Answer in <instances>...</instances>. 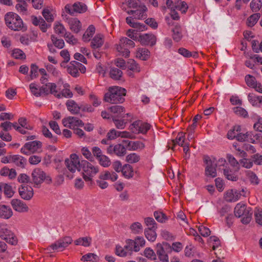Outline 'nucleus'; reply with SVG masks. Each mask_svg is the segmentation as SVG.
Returning <instances> with one entry per match:
<instances>
[{"label": "nucleus", "instance_id": "obj_60", "mask_svg": "<svg viewBox=\"0 0 262 262\" xmlns=\"http://www.w3.org/2000/svg\"><path fill=\"white\" fill-rule=\"evenodd\" d=\"M115 253L117 255L120 257H125L128 255L124 248L119 245L116 246Z\"/></svg>", "mask_w": 262, "mask_h": 262}, {"label": "nucleus", "instance_id": "obj_25", "mask_svg": "<svg viewBox=\"0 0 262 262\" xmlns=\"http://www.w3.org/2000/svg\"><path fill=\"white\" fill-rule=\"evenodd\" d=\"M249 211L246 210V206L244 204L238 203L234 208V214L237 217L244 215Z\"/></svg>", "mask_w": 262, "mask_h": 262}, {"label": "nucleus", "instance_id": "obj_56", "mask_svg": "<svg viewBox=\"0 0 262 262\" xmlns=\"http://www.w3.org/2000/svg\"><path fill=\"white\" fill-rule=\"evenodd\" d=\"M245 81L248 86L252 88H254L257 83L255 78L251 75H247L245 76Z\"/></svg>", "mask_w": 262, "mask_h": 262}, {"label": "nucleus", "instance_id": "obj_54", "mask_svg": "<svg viewBox=\"0 0 262 262\" xmlns=\"http://www.w3.org/2000/svg\"><path fill=\"white\" fill-rule=\"evenodd\" d=\"M98 256L94 253H88L83 255L81 258L82 261H95L97 260Z\"/></svg>", "mask_w": 262, "mask_h": 262}, {"label": "nucleus", "instance_id": "obj_12", "mask_svg": "<svg viewBox=\"0 0 262 262\" xmlns=\"http://www.w3.org/2000/svg\"><path fill=\"white\" fill-rule=\"evenodd\" d=\"M64 8L66 12L71 15H74L75 13H82L87 10V6L80 2L74 3L72 6L68 4Z\"/></svg>", "mask_w": 262, "mask_h": 262}, {"label": "nucleus", "instance_id": "obj_2", "mask_svg": "<svg viewBox=\"0 0 262 262\" xmlns=\"http://www.w3.org/2000/svg\"><path fill=\"white\" fill-rule=\"evenodd\" d=\"M7 26L14 31H25L26 30L23 20L18 14L13 12H8L5 16Z\"/></svg>", "mask_w": 262, "mask_h": 262}, {"label": "nucleus", "instance_id": "obj_51", "mask_svg": "<svg viewBox=\"0 0 262 262\" xmlns=\"http://www.w3.org/2000/svg\"><path fill=\"white\" fill-rule=\"evenodd\" d=\"M261 5L260 0H252L250 3V8L253 12H256L260 10Z\"/></svg>", "mask_w": 262, "mask_h": 262}, {"label": "nucleus", "instance_id": "obj_11", "mask_svg": "<svg viewBox=\"0 0 262 262\" xmlns=\"http://www.w3.org/2000/svg\"><path fill=\"white\" fill-rule=\"evenodd\" d=\"M151 125L140 120L134 122L129 126L130 130L134 134H146L150 129Z\"/></svg>", "mask_w": 262, "mask_h": 262}, {"label": "nucleus", "instance_id": "obj_10", "mask_svg": "<svg viewBox=\"0 0 262 262\" xmlns=\"http://www.w3.org/2000/svg\"><path fill=\"white\" fill-rule=\"evenodd\" d=\"M65 164L69 171L74 172L81 171V161L76 154H72L70 159L65 160Z\"/></svg>", "mask_w": 262, "mask_h": 262}, {"label": "nucleus", "instance_id": "obj_44", "mask_svg": "<svg viewBox=\"0 0 262 262\" xmlns=\"http://www.w3.org/2000/svg\"><path fill=\"white\" fill-rule=\"evenodd\" d=\"M249 101L252 104L253 106H256L260 103L261 96H257L253 93L249 94L248 96Z\"/></svg>", "mask_w": 262, "mask_h": 262}, {"label": "nucleus", "instance_id": "obj_36", "mask_svg": "<svg viewBox=\"0 0 262 262\" xmlns=\"http://www.w3.org/2000/svg\"><path fill=\"white\" fill-rule=\"evenodd\" d=\"M125 4H126L130 8H138L141 5L139 0H125V2L123 3L121 6V8L124 10H126L125 7H124Z\"/></svg>", "mask_w": 262, "mask_h": 262}, {"label": "nucleus", "instance_id": "obj_52", "mask_svg": "<svg viewBox=\"0 0 262 262\" xmlns=\"http://www.w3.org/2000/svg\"><path fill=\"white\" fill-rule=\"evenodd\" d=\"M97 160L99 161V164L104 167H108L111 164L110 159L105 155H103Z\"/></svg>", "mask_w": 262, "mask_h": 262}, {"label": "nucleus", "instance_id": "obj_32", "mask_svg": "<svg viewBox=\"0 0 262 262\" xmlns=\"http://www.w3.org/2000/svg\"><path fill=\"white\" fill-rule=\"evenodd\" d=\"M157 229L146 228L144 230V234L146 238L150 242H154L157 238L156 230Z\"/></svg>", "mask_w": 262, "mask_h": 262}, {"label": "nucleus", "instance_id": "obj_59", "mask_svg": "<svg viewBox=\"0 0 262 262\" xmlns=\"http://www.w3.org/2000/svg\"><path fill=\"white\" fill-rule=\"evenodd\" d=\"M54 30H55V32H56V33L58 34H60V35H64V34L67 32H66V30L65 29V28L64 27V26L58 23H57L55 25V27H54Z\"/></svg>", "mask_w": 262, "mask_h": 262}, {"label": "nucleus", "instance_id": "obj_20", "mask_svg": "<svg viewBox=\"0 0 262 262\" xmlns=\"http://www.w3.org/2000/svg\"><path fill=\"white\" fill-rule=\"evenodd\" d=\"M241 193L236 189H231L227 191L225 194V199L229 202H236L241 197Z\"/></svg>", "mask_w": 262, "mask_h": 262}, {"label": "nucleus", "instance_id": "obj_4", "mask_svg": "<svg viewBox=\"0 0 262 262\" xmlns=\"http://www.w3.org/2000/svg\"><path fill=\"white\" fill-rule=\"evenodd\" d=\"M81 170L83 171V178L86 182H92V178L99 171L98 166H94L86 160L81 161Z\"/></svg>", "mask_w": 262, "mask_h": 262}, {"label": "nucleus", "instance_id": "obj_49", "mask_svg": "<svg viewBox=\"0 0 262 262\" xmlns=\"http://www.w3.org/2000/svg\"><path fill=\"white\" fill-rule=\"evenodd\" d=\"M130 229L133 233L139 234L142 231L143 227L141 223L135 222L130 225Z\"/></svg>", "mask_w": 262, "mask_h": 262}, {"label": "nucleus", "instance_id": "obj_64", "mask_svg": "<svg viewBox=\"0 0 262 262\" xmlns=\"http://www.w3.org/2000/svg\"><path fill=\"white\" fill-rule=\"evenodd\" d=\"M200 233L204 237L208 236L210 234V230L209 229L204 226H200L198 228Z\"/></svg>", "mask_w": 262, "mask_h": 262}, {"label": "nucleus", "instance_id": "obj_62", "mask_svg": "<svg viewBox=\"0 0 262 262\" xmlns=\"http://www.w3.org/2000/svg\"><path fill=\"white\" fill-rule=\"evenodd\" d=\"M18 123L21 126L20 127H23L28 130H31L33 129V127L29 124H28L27 120L26 118L21 117L18 119Z\"/></svg>", "mask_w": 262, "mask_h": 262}, {"label": "nucleus", "instance_id": "obj_48", "mask_svg": "<svg viewBox=\"0 0 262 262\" xmlns=\"http://www.w3.org/2000/svg\"><path fill=\"white\" fill-rule=\"evenodd\" d=\"M174 7L178 10L181 11L182 13H185L188 8V6L185 2L178 1L176 3Z\"/></svg>", "mask_w": 262, "mask_h": 262}, {"label": "nucleus", "instance_id": "obj_57", "mask_svg": "<svg viewBox=\"0 0 262 262\" xmlns=\"http://www.w3.org/2000/svg\"><path fill=\"white\" fill-rule=\"evenodd\" d=\"M144 223L147 226V228L157 229V223L152 217H148L144 219Z\"/></svg>", "mask_w": 262, "mask_h": 262}, {"label": "nucleus", "instance_id": "obj_15", "mask_svg": "<svg viewBox=\"0 0 262 262\" xmlns=\"http://www.w3.org/2000/svg\"><path fill=\"white\" fill-rule=\"evenodd\" d=\"M63 19L66 21L70 26L71 30L78 33L81 29V25L80 21L76 18L69 17L67 15H62Z\"/></svg>", "mask_w": 262, "mask_h": 262}, {"label": "nucleus", "instance_id": "obj_8", "mask_svg": "<svg viewBox=\"0 0 262 262\" xmlns=\"http://www.w3.org/2000/svg\"><path fill=\"white\" fill-rule=\"evenodd\" d=\"M72 242L73 239L70 236H65L58 239L55 243L51 244L47 248V250L49 251L52 250L53 251H62Z\"/></svg>", "mask_w": 262, "mask_h": 262}, {"label": "nucleus", "instance_id": "obj_28", "mask_svg": "<svg viewBox=\"0 0 262 262\" xmlns=\"http://www.w3.org/2000/svg\"><path fill=\"white\" fill-rule=\"evenodd\" d=\"M150 56L148 50L145 48H139L136 53L137 57L142 60H146Z\"/></svg>", "mask_w": 262, "mask_h": 262}, {"label": "nucleus", "instance_id": "obj_14", "mask_svg": "<svg viewBox=\"0 0 262 262\" xmlns=\"http://www.w3.org/2000/svg\"><path fill=\"white\" fill-rule=\"evenodd\" d=\"M62 122L64 126L72 129L75 128V127L83 126L84 125V123L81 120L75 117L70 116L63 118Z\"/></svg>", "mask_w": 262, "mask_h": 262}, {"label": "nucleus", "instance_id": "obj_26", "mask_svg": "<svg viewBox=\"0 0 262 262\" xmlns=\"http://www.w3.org/2000/svg\"><path fill=\"white\" fill-rule=\"evenodd\" d=\"M103 42V35L101 34L96 35L91 41V47L94 49L99 48L102 46Z\"/></svg>", "mask_w": 262, "mask_h": 262}, {"label": "nucleus", "instance_id": "obj_39", "mask_svg": "<svg viewBox=\"0 0 262 262\" xmlns=\"http://www.w3.org/2000/svg\"><path fill=\"white\" fill-rule=\"evenodd\" d=\"M95 31V28L93 25H90L84 34L83 35L82 39L84 41L88 42L90 40V38L92 37Z\"/></svg>", "mask_w": 262, "mask_h": 262}, {"label": "nucleus", "instance_id": "obj_29", "mask_svg": "<svg viewBox=\"0 0 262 262\" xmlns=\"http://www.w3.org/2000/svg\"><path fill=\"white\" fill-rule=\"evenodd\" d=\"M249 139L248 141L253 143H257L262 141V135L261 134L255 133L253 132H248Z\"/></svg>", "mask_w": 262, "mask_h": 262}, {"label": "nucleus", "instance_id": "obj_45", "mask_svg": "<svg viewBox=\"0 0 262 262\" xmlns=\"http://www.w3.org/2000/svg\"><path fill=\"white\" fill-rule=\"evenodd\" d=\"M138 8L139 9L136 10V11H138V12H136L135 18L138 19H143L145 16V13L147 11V9L144 5H141Z\"/></svg>", "mask_w": 262, "mask_h": 262}, {"label": "nucleus", "instance_id": "obj_47", "mask_svg": "<svg viewBox=\"0 0 262 262\" xmlns=\"http://www.w3.org/2000/svg\"><path fill=\"white\" fill-rule=\"evenodd\" d=\"M154 215L158 222L162 223H165L168 220L167 216L161 211H155Z\"/></svg>", "mask_w": 262, "mask_h": 262}, {"label": "nucleus", "instance_id": "obj_23", "mask_svg": "<svg viewBox=\"0 0 262 262\" xmlns=\"http://www.w3.org/2000/svg\"><path fill=\"white\" fill-rule=\"evenodd\" d=\"M13 214L12 209L7 206L0 205V217L3 219H8Z\"/></svg>", "mask_w": 262, "mask_h": 262}, {"label": "nucleus", "instance_id": "obj_38", "mask_svg": "<svg viewBox=\"0 0 262 262\" xmlns=\"http://www.w3.org/2000/svg\"><path fill=\"white\" fill-rule=\"evenodd\" d=\"M185 133L183 132H180L177 135V136L174 140H172V142L173 146L179 145V146H183L185 144Z\"/></svg>", "mask_w": 262, "mask_h": 262}, {"label": "nucleus", "instance_id": "obj_19", "mask_svg": "<svg viewBox=\"0 0 262 262\" xmlns=\"http://www.w3.org/2000/svg\"><path fill=\"white\" fill-rule=\"evenodd\" d=\"M11 203L13 208L16 211L25 212L28 211L29 208L27 205L20 200L13 199Z\"/></svg>", "mask_w": 262, "mask_h": 262}, {"label": "nucleus", "instance_id": "obj_9", "mask_svg": "<svg viewBox=\"0 0 262 262\" xmlns=\"http://www.w3.org/2000/svg\"><path fill=\"white\" fill-rule=\"evenodd\" d=\"M42 143L39 141H33L27 142L21 147L20 151L21 153L29 155L31 154L37 152L41 149Z\"/></svg>", "mask_w": 262, "mask_h": 262}, {"label": "nucleus", "instance_id": "obj_55", "mask_svg": "<svg viewBox=\"0 0 262 262\" xmlns=\"http://www.w3.org/2000/svg\"><path fill=\"white\" fill-rule=\"evenodd\" d=\"M247 175L251 184L255 185H257L259 184V180L255 173L252 171H249Z\"/></svg>", "mask_w": 262, "mask_h": 262}, {"label": "nucleus", "instance_id": "obj_3", "mask_svg": "<svg viewBox=\"0 0 262 262\" xmlns=\"http://www.w3.org/2000/svg\"><path fill=\"white\" fill-rule=\"evenodd\" d=\"M31 183L34 187L39 188L43 182H45L47 184H50L52 182L51 177L47 174L40 168H35L32 172L31 174Z\"/></svg>", "mask_w": 262, "mask_h": 262}, {"label": "nucleus", "instance_id": "obj_43", "mask_svg": "<svg viewBox=\"0 0 262 262\" xmlns=\"http://www.w3.org/2000/svg\"><path fill=\"white\" fill-rule=\"evenodd\" d=\"M51 39L53 45L58 48L62 49L64 46V42L62 39H58L54 35L51 36Z\"/></svg>", "mask_w": 262, "mask_h": 262}, {"label": "nucleus", "instance_id": "obj_22", "mask_svg": "<svg viewBox=\"0 0 262 262\" xmlns=\"http://www.w3.org/2000/svg\"><path fill=\"white\" fill-rule=\"evenodd\" d=\"M68 110L73 114H77L81 109V106H79L75 101L73 100H69L66 103Z\"/></svg>", "mask_w": 262, "mask_h": 262}, {"label": "nucleus", "instance_id": "obj_35", "mask_svg": "<svg viewBox=\"0 0 262 262\" xmlns=\"http://www.w3.org/2000/svg\"><path fill=\"white\" fill-rule=\"evenodd\" d=\"M126 23L131 27L138 29L139 30L143 31L146 28V26L143 24H141L139 23L133 21L132 17H127L126 18Z\"/></svg>", "mask_w": 262, "mask_h": 262}, {"label": "nucleus", "instance_id": "obj_50", "mask_svg": "<svg viewBox=\"0 0 262 262\" xmlns=\"http://www.w3.org/2000/svg\"><path fill=\"white\" fill-rule=\"evenodd\" d=\"M140 159V156L136 153L130 154L126 157V161L129 163H137Z\"/></svg>", "mask_w": 262, "mask_h": 262}, {"label": "nucleus", "instance_id": "obj_41", "mask_svg": "<svg viewBox=\"0 0 262 262\" xmlns=\"http://www.w3.org/2000/svg\"><path fill=\"white\" fill-rule=\"evenodd\" d=\"M260 17V14L259 13H256L250 15L247 19V25L251 27L254 26Z\"/></svg>", "mask_w": 262, "mask_h": 262}, {"label": "nucleus", "instance_id": "obj_17", "mask_svg": "<svg viewBox=\"0 0 262 262\" xmlns=\"http://www.w3.org/2000/svg\"><path fill=\"white\" fill-rule=\"evenodd\" d=\"M126 148L121 144H118L114 146L110 145L107 148V152L109 154H115L118 156H123L126 154Z\"/></svg>", "mask_w": 262, "mask_h": 262}, {"label": "nucleus", "instance_id": "obj_40", "mask_svg": "<svg viewBox=\"0 0 262 262\" xmlns=\"http://www.w3.org/2000/svg\"><path fill=\"white\" fill-rule=\"evenodd\" d=\"M17 4L15 6V8L20 13L27 14V4L24 0H17Z\"/></svg>", "mask_w": 262, "mask_h": 262}, {"label": "nucleus", "instance_id": "obj_13", "mask_svg": "<svg viewBox=\"0 0 262 262\" xmlns=\"http://www.w3.org/2000/svg\"><path fill=\"white\" fill-rule=\"evenodd\" d=\"M204 162L206 164L205 167V174L207 177L215 178L216 176V164L214 163L209 157H204Z\"/></svg>", "mask_w": 262, "mask_h": 262}, {"label": "nucleus", "instance_id": "obj_33", "mask_svg": "<svg viewBox=\"0 0 262 262\" xmlns=\"http://www.w3.org/2000/svg\"><path fill=\"white\" fill-rule=\"evenodd\" d=\"M12 162L15 163L17 166L24 168L26 163V159L19 155H13Z\"/></svg>", "mask_w": 262, "mask_h": 262}, {"label": "nucleus", "instance_id": "obj_1", "mask_svg": "<svg viewBox=\"0 0 262 262\" xmlns=\"http://www.w3.org/2000/svg\"><path fill=\"white\" fill-rule=\"evenodd\" d=\"M126 91L125 89L119 87H111L108 92L104 97L105 101L111 103H123L125 99L124 96L126 95Z\"/></svg>", "mask_w": 262, "mask_h": 262}, {"label": "nucleus", "instance_id": "obj_63", "mask_svg": "<svg viewBox=\"0 0 262 262\" xmlns=\"http://www.w3.org/2000/svg\"><path fill=\"white\" fill-rule=\"evenodd\" d=\"M73 94L72 92L69 89H67L63 90L61 93L57 94L56 95V97L58 98H60L62 97L71 98Z\"/></svg>", "mask_w": 262, "mask_h": 262}, {"label": "nucleus", "instance_id": "obj_31", "mask_svg": "<svg viewBox=\"0 0 262 262\" xmlns=\"http://www.w3.org/2000/svg\"><path fill=\"white\" fill-rule=\"evenodd\" d=\"M121 172L126 179H130L134 176L133 167L129 164H125L122 168Z\"/></svg>", "mask_w": 262, "mask_h": 262}, {"label": "nucleus", "instance_id": "obj_6", "mask_svg": "<svg viewBox=\"0 0 262 262\" xmlns=\"http://www.w3.org/2000/svg\"><path fill=\"white\" fill-rule=\"evenodd\" d=\"M135 45V42L132 40L127 37H122L120 39L119 45L117 46V50L122 56L128 57L130 53L128 49L134 48Z\"/></svg>", "mask_w": 262, "mask_h": 262}, {"label": "nucleus", "instance_id": "obj_37", "mask_svg": "<svg viewBox=\"0 0 262 262\" xmlns=\"http://www.w3.org/2000/svg\"><path fill=\"white\" fill-rule=\"evenodd\" d=\"M223 173L225 177L229 180L236 181L238 177L234 172L229 167H226L223 169Z\"/></svg>", "mask_w": 262, "mask_h": 262}, {"label": "nucleus", "instance_id": "obj_27", "mask_svg": "<svg viewBox=\"0 0 262 262\" xmlns=\"http://www.w3.org/2000/svg\"><path fill=\"white\" fill-rule=\"evenodd\" d=\"M74 62L77 61H72L68 67L67 71L71 76L77 77L79 75V73L78 72L79 67L77 64L74 63Z\"/></svg>", "mask_w": 262, "mask_h": 262}, {"label": "nucleus", "instance_id": "obj_46", "mask_svg": "<svg viewBox=\"0 0 262 262\" xmlns=\"http://www.w3.org/2000/svg\"><path fill=\"white\" fill-rule=\"evenodd\" d=\"M42 133L45 137L51 139V142L55 143L57 141L56 136H53L52 133L50 132L49 129L45 126L42 127Z\"/></svg>", "mask_w": 262, "mask_h": 262}, {"label": "nucleus", "instance_id": "obj_53", "mask_svg": "<svg viewBox=\"0 0 262 262\" xmlns=\"http://www.w3.org/2000/svg\"><path fill=\"white\" fill-rule=\"evenodd\" d=\"M209 244H212V250H215L220 245V241L219 238L215 236H211L208 239Z\"/></svg>", "mask_w": 262, "mask_h": 262}, {"label": "nucleus", "instance_id": "obj_21", "mask_svg": "<svg viewBox=\"0 0 262 262\" xmlns=\"http://www.w3.org/2000/svg\"><path fill=\"white\" fill-rule=\"evenodd\" d=\"M124 248L128 255H131L133 251L138 252L140 250L139 247L135 246L134 240L130 239H128L126 241V244Z\"/></svg>", "mask_w": 262, "mask_h": 262}, {"label": "nucleus", "instance_id": "obj_30", "mask_svg": "<svg viewBox=\"0 0 262 262\" xmlns=\"http://www.w3.org/2000/svg\"><path fill=\"white\" fill-rule=\"evenodd\" d=\"M172 38L173 39L176 41L179 42L182 38V29L180 26L176 25L172 29Z\"/></svg>", "mask_w": 262, "mask_h": 262}, {"label": "nucleus", "instance_id": "obj_34", "mask_svg": "<svg viewBox=\"0 0 262 262\" xmlns=\"http://www.w3.org/2000/svg\"><path fill=\"white\" fill-rule=\"evenodd\" d=\"M92 242V238L89 236H85L79 238L74 241L76 245H81L84 247H89Z\"/></svg>", "mask_w": 262, "mask_h": 262}, {"label": "nucleus", "instance_id": "obj_7", "mask_svg": "<svg viewBox=\"0 0 262 262\" xmlns=\"http://www.w3.org/2000/svg\"><path fill=\"white\" fill-rule=\"evenodd\" d=\"M0 237L12 245L17 244V239L14 233L9 230L7 225H0Z\"/></svg>", "mask_w": 262, "mask_h": 262}, {"label": "nucleus", "instance_id": "obj_18", "mask_svg": "<svg viewBox=\"0 0 262 262\" xmlns=\"http://www.w3.org/2000/svg\"><path fill=\"white\" fill-rule=\"evenodd\" d=\"M19 193L22 199L29 200L33 197V190L31 186L23 185L19 188Z\"/></svg>", "mask_w": 262, "mask_h": 262}, {"label": "nucleus", "instance_id": "obj_58", "mask_svg": "<svg viewBox=\"0 0 262 262\" xmlns=\"http://www.w3.org/2000/svg\"><path fill=\"white\" fill-rule=\"evenodd\" d=\"M12 56L16 59H25L26 57L25 54L24 52L18 49L13 50Z\"/></svg>", "mask_w": 262, "mask_h": 262}, {"label": "nucleus", "instance_id": "obj_16", "mask_svg": "<svg viewBox=\"0 0 262 262\" xmlns=\"http://www.w3.org/2000/svg\"><path fill=\"white\" fill-rule=\"evenodd\" d=\"M138 41L143 45L152 46L156 43L157 38L153 34H144L139 36Z\"/></svg>", "mask_w": 262, "mask_h": 262}, {"label": "nucleus", "instance_id": "obj_42", "mask_svg": "<svg viewBox=\"0 0 262 262\" xmlns=\"http://www.w3.org/2000/svg\"><path fill=\"white\" fill-rule=\"evenodd\" d=\"M110 75L112 79L119 80L122 76V72L117 68H112L110 70Z\"/></svg>", "mask_w": 262, "mask_h": 262}, {"label": "nucleus", "instance_id": "obj_61", "mask_svg": "<svg viewBox=\"0 0 262 262\" xmlns=\"http://www.w3.org/2000/svg\"><path fill=\"white\" fill-rule=\"evenodd\" d=\"M42 15L48 22H52L54 20L53 15L51 13L49 10L45 9L42 12Z\"/></svg>", "mask_w": 262, "mask_h": 262}, {"label": "nucleus", "instance_id": "obj_24", "mask_svg": "<svg viewBox=\"0 0 262 262\" xmlns=\"http://www.w3.org/2000/svg\"><path fill=\"white\" fill-rule=\"evenodd\" d=\"M127 144L128 147L130 150H136L138 149H142L144 148L145 145L141 141H130L128 140L124 141Z\"/></svg>", "mask_w": 262, "mask_h": 262}, {"label": "nucleus", "instance_id": "obj_5", "mask_svg": "<svg viewBox=\"0 0 262 262\" xmlns=\"http://www.w3.org/2000/svg\"><path fill=\"white\" fill-rule=\"evenodd\" d=\"M155 250L161 262H169L168 254L172 251V248L169 244L166 242L158 243Z\"/></svg>", "mask_w": 262, "mask_h": 262}]
</instances>
